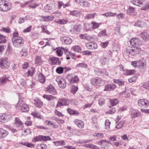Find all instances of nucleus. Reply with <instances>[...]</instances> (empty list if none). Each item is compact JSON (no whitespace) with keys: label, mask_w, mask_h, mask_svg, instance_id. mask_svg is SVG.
<instances>
[{"label":"nucleus","mask_w":149,"mask_h":149,"mask_svg":"<svg viewBox=\"0 0 149 149\" xmlns=\"http://www.w3.org/2000/svg\"><path fill=\"white\" fill-rule=\"evenodd\" d=\"M15 124L17 127L22 128L23 125L22 122L18 118H16L15 120Z\"/></svg>","instance_id":"nucleus-26"},{"label":"nucleus","mask_w":149,"mask_h":149,"mask_svg":"<svg viewBox=\"0 0 149 149\" xmlns=\"http://www.w3.org/2000/svg\"><path fill=\"white\" fill-rule=\"evenodd\" d=\"M45 123L47 125L51 127L54 128H56L58 127V125L56 123L52 121L46 120L45 121Z\"/></svg>","instance_id":"nucleus-21"},{"label":"nucleus","mask_w":149,"mask_h":149,"mask_svg":"<svg viewBox=\"0 0 149 149\" xmlns=\"http://www.w3.org/2000/svg\"><path fill=\"white\" fill-rule=\"evenodd\" d=\"M63 68L61 67H59L56 69V72L59 74L62 73L63 72Z\"/></svg>","instance_id":"nucleus-52"},{"label":"nucleus","mask_w":149,"mask_h":149,"mask_svg":"<svg viewBox=\"0 0 149 149\" xmlns=\"http://www.w3.org/2000/svg\"><path fill=\"white\" fill-rule=\"evenodd\" d=\"M113 81L115 83L117 84L120 86H123L124 84V81L120 79H113Z\"/></svg>","instance_id":"nucleus-35"},{"label":"nucleus","mask_w":149,"mask_h":149,"mask_svg":"<svg viewBox=\"0 0 149 149\" xmlns=\"http://www.w3.org/2000/svg\"><path fill=\"white\" fill-rule=\"evenodd\" d=\"M72 49L74 51L77 52H81V48L78 46H73L72 48Z\"/></svg>","instance_id":"nucleus-41"},{"label":"nucleus","mask_w":149,"mask_h":149,"mask_svg":"<svg viewBox=\"0 0 149 149\" xmlns=\"http://www.w3.org/2000/svg\"><path fill=\"white\" fill-rule=\"evenodd\" d=\"M130 42L132 46L136 47V48L139 49V47H138V46L139 45L140 41L138 38H132L130 40Z\"/></svg>","instance_id":"nucleus-13"},{"label":"nucleus","mask_w":149,"mask_h":149,"mask_svg":"<svg viewBox=\"0 0 149 149\" xmlns=\"http://www.w3.org/2000/svg\"><path fill=\"white\" fill-rule=\"evenodd\" d=\"M56 22L61 24H63L67 23L68 22V20L67 19H59Z\"/></svg>","instance_id":"nucleus-42"},{"label":"nucleus","mask_w":149,"mask_h":149,"mask_svg":"<svg viewBox=\"0 0 149 149\" xmlns=\"http://www.w3.org/2000/svg\"><path fill=\"white\" fill-rule=\"evenodd\" d=\"M109 102L111 106L109 107H111L112 106L116 105L119 102V100L117 99H110Z\"/></svg>","instance_id":"nucleus-25"},{"label":"nucleus","mask_w":149,"mask_h":149,"mask_svg":"<svg viewBox=\"0 0 149 149\" xmlns=\"http://www.w3.org/2000/svg\"><path fill=\"white\" fill-rule=\"evenodd\" d=\"M94 37L93 36H91L90 35H88L87 34H86V36H85V39L88 40H92V39H93Z\"/></svg>","instance_id":"nucleus-59"},{"label":"nucleus","mask_w":149,"mask_h":149,"mask_svg":"<svg viewBox=\"0 0 149 149\" xmlns=\"http://www.w3.org/2000/svg\"><path fill=\"white\" fill-rule=\"evenodd\" d=\"M10 63L7 57H4L0 58V67L2 69H8Z\"/></svg>","instance_id":"nucleus-4"},{"label":"nucleus","mask_w":149,"mask_h":149,"mask_svg":"<svg viewBox=\"0 0 149 149\" xmlns=\"http://www.w3.org/2000/svg\"><path fill=\"white\" fill-rule=\"evenodd\" d=\"M134 25L140 28H143L146 26V24L144 21L138 20L135 22Z\"/></svg>","instance_id":"nucleus-18"},{"label":"nucleus","mask_w":149,"mask_h":149,"mask_svg":"<svg viewBox=\"0 0 149 149\" xmlns=\"http://www.w3.org/2000/svg\"><path fill=\"white\" fill-rule=\"evenodd\" d=\"M116 87L115 84H108L105 86L104 91H110L113 90Z\"/></svg>","instance_id":"nucleus-19"},{"label":"nucleus","mask_w":149,"mask_h":149,"mask_svg":"<svg viewBox=\"0 0 149 149\" xmlns=\"http://www.w3.org/2000/svg\"><path fill=\"white\" fill-rule=\"evenodd\" d=\"M56 80L58 82L60 88H64L66 87V83L65 81L62 77L61 76L57 77Z\"/></svg>","instance_id":"nucleus-6"},{"label":"nucleus","mask_w":149,"mask_h":149,"mask_svg":"<svg viewBox=\"0 0 149 149\" xmlns=\"http://www.w3.org/2000/svg\"><path fill=\"white\" fill-rule=\"evenodd\" d=\"M16 107L20 108L22 112H26L29 109V106L25 103V102L23 98H20L17 104Z\"/></svg>","instance_id":"nucleus-1"},{"label":"nucleus","mask_w":149,"mask_h":149,"mask_svg":"<svg viewBox=\"0 0 149 149\" xmlns=\"http://www.w3.org/2000/svg\"><path fill=\"white\" fill-rule=\"evenodd\" d=\"M8 78V76H6V75H4L0 79V85L5 84L9 81Z\"/></svg>","instance_id":"nucleus-24"},{"label":"nucleus","mask_w":149,"mask_h":149,"mask_svg":"<svg viewBox=\"0 0 149 149\" xmlns=\"http://www.w3.org/2000/svg\"><path fill=\"white\" fill-rule=\"evenodd\" d=\"M140 35L143 40H146L149 39V31L144 32L141 33Z\"/></svg>","instance_id":"nucleus-22"},{"label":"nucleus","mask_w":149,"mask_h":149,"mask_svg":"<svg viewBox=\"0 0 149 149\" xmlns=\"http://www.w3.org/2000/svg\"><path fill=\"white\" fill-rule=\"evenodd\" d=\"M70 100L66 98H61L59 100L56 106V107L63 106L68 105L70 103Z\"/></svg>","instance_id":"nucleus-5"},{"label":"nucleus","mask_w":149,"mask_h":149,"mask_svg":"<svg viewBox=\"0 0 149 149\" xmlns=\"http://www.w3.org/2000/svg\"><path fill=\"white\" fill-rule=\"evenodd\" d=\"M12 8L11 4L5 0H0V10L6 12Z\"/></svg>","instance_id":"nucleus-2"},{"label":"nucleus","mask_w":149,"mask_h":149,"mask_svg":"<svg viewBox=\"0 0 149 149\" xmlns=\"http://www.w3.org/2000/svg\"><path fill=\"white\" fill-rule=\"evenodd\" d=\"M51 140V139L49 136H43L39 135L33 139V141L36 142L37 141H45Z\"/></svg>","instance_id":"nucleus-7"},{"label":"nucleus","mask_w":149,"mask_h":149,"mask_svg":"<svg viewBox=\"0 0 149 149\" xmlns=\"http://www.w3.org/2000/svg\"><path fill=\"white\" fill-rule=\"evenodd\" d=\"M36 79L40 83L42 84H44L46 81L45 76L41 73H39Z\"/></svg>","instance_id":"nucleus-14"},{"label":"nucleus","mask_w":149,"mask_h":149,"mask_svg":"<svg viewBox=\"0 0 149 149\" xmlns=\"http://www.w3.org/2000/svg\"><path fill=\"white\" fill-rule=\"evenodd\" d=\"M105 99L103 97H101L100 99L98 101V103L100 106H102L104 103Z\"/></svg>","instance_id":"nucleus-58"},{"label":"nucleus","mask_w":149,"mask_h":149,"mask_svg":"<svg viewBox=\"0 0 149 149\" xmlns=\"http://www.w3.org/2000/svg\"><path fill=\"white\" fill-rule=\"evenodd\" d=\"M76 67L77 68H86L88 67V65L85 63L83 62L79 63L76 65Z\"/></svg>","instance_id":"nucleus-43"},{"label":"nucleus","mask_w":149,"mask_h":149,"mask_svg":"<svg viewBox=\"0 0 149 149\" xmlns=\"http://www.w3.org/2000/svg\"><path fill=\"white\" fill-rule=\"evenodd\" d=\"M42 17L44 19L43 21L45 22L52 21L53 20L54 18L53 16L52 15L43 16Z\"/></svg>","instance_id":"nucleus-31"},{"label":"nucleus","mask_w":149,"mask_h":149,"mask_svg":"<svg viewBox=\"0 0 149 149\" xmlns=\"http://www.w3.org/2000/svg\"><path fill=\"white\" fill-rule=\"evenodd\" d=\"M27 50L26 49H23L20 52V54L22 56H26L27 55Z\"/></svg>","instance_id":"nucleus-60"},{"label":"nucleus","mask_w":149,"mask_h":149,"mask_svg":"<svg viewBox=\"0 0 149 149\" xmlns=\"http://www.w3.org/2000/svg\"><path fill=\"white\" fill-rule=\"evenodd\" d=\"M8 132L7 131H0V139H1L6 136Z\"/></svg>","instance_id":"nucleus-39"},{"label":"nucleus","mask_w":149,"mask_h":149,"mask_svg":"<svg viewBox=\"0 0 149 149\" xmlns=\"http://www.w3.org/2000/svg\"><path fill=\"white\" fill-rule=\"evenodd\" d=\"M53 143L56 146H63L66 145L65 142L63 140L54 141Z\"/></svg>","instance_id":"nucleus-29"},{"label":"nucleus","mask_w":149,"mask_h":149,"mask_svg":"<svg viewBox=\"0 0 149 149\" xmlns=\"http://www.w3.org/2000/svg\"><path fill=\"white\" fill-rule=\"evenodd\" d=\"M101 62L103 65L107 64L108 62V59L106 57L102 56L101 59Z\"/></svg>","instance_id":"nucleus-45"},{"label":"nucleus","mask_w":149,"mask_h":149,"mask_svg":"<svg viewBox=\"0 0 149 149\" xmlns=\"http://www.w3.org/2000/svg\"><path fill=\"white\" fill-rule=\"evenodd\" d=\"M6 38V36L0 34V43H4L6 42L7 41Z\"/></svg>","instance_id":"nucleus-44"},{"label":"nucleus","mask_w":149,"mask_h":149,"mask_svg":"<svg viewBox=\"0 0 149 149\" xmlns=\"http://www.w3.org/2000/svg\"><path fill=\"white\" fill-rule=\"evenodd\" d=\"M138 103V105L141 107L147 108L149 106V102L146 99H141L139 100Z\"/></svg>","instance_id":"nucleus-8"},{"label":"nucleus","mask_w":149,"mask_h":149,"mask_svg":"<svg viewBox=\"0 0 149 149\" xmlns=\"http://www.w3.org/2000/svg\"><path fill=\"white\" fill-rule=\"evenodd\" d=\"M110 124V122L109 120H106L105 124L106 129L108 130L109 129Z\"/></svg>","instance_id":"nucleus-55"},{"label":"nucleus","mask_w":149,"mask_h":149,"mask_svg":"<svg viewBox=\"0 0 149 149\" xmlns=\"http://www.w3.org/2000/svg\"><path fill=\"white\" fill-rule=\"evenodd\" d=\"M49 63L51 65L56 64L60 65L61 61L59 60V58L56 57H50L49 59Z\"/></svg>","instance_id":"nucleus-9"},{"label":"nucleus","mask_w":149,"mask_h":149,"mask_svg":"<svg viewBox=\"0 0 149 149\" xmlns=\"http://www.w3.org/2000/svg\"><path fill=\"white\" fill-rule=\"evenodd\" d=\"M34 104L36 107L40 108L43 106V102L39 99L34 100Z\"/></svg>","instance_id":"nucleus-27"},{"label":"nucleus","mask_w":149,"mask_h":149,"mask_svg":"<svg viewBox=\"0 0 149 149\" xmlns=\"http://www.w3.org/2000/svg\"><path fill=\"white\" fill-rule=\"evenodd\" d=\"M98 36L99 37H101L102 36H107V34L106 33V30H103L100 31L98 34Z\"/></svg>","instance_id":"nucleus-48"},{"label":"nucleus","mask_w":149,"mask_h":149,"mask_svg":"<svg viewBox=\"0 0 149 149\" xmlns=\"http://www.w3.org/2000/svg\"><path fill=\"white\" fill-rule=\"evenodd\" d=\"M85 45L89 49L94 50L97 48V44L94 42H89L86 43Z\"/></svg>","instance_id":"nucleus-12"},{"label":"nucleus","mask_w":149,"mask_h":149,"mask_svg":"<svg viewBox=\"0 0 149 149\" xmlns=\"http://www.w3.org/2000/svg\"><path fill=\"white\" fill-rule=\"evenodd\" d=\"M12 41L15 47H19L23 45L24 40L22 37H16L12 39Z\"/></svg>","instance_id":"nucleus-3"},{"label":"nucleus","mask_w":149,"mask_h":149,"mask_svg":"<svg viewBox=\"0 0 149 149\" xmlns=\"http://www.w3.org/2000/svg\"><path fill=\"white\" fill-rule=\"evenodd\" d=\"M135 71L134 70H127L125 74L127 75H130L135 73Z\"/></svg>","instance_id":"nucleus-53"},{"label":"nucleus","mask_w":149,"mask_h":149,"mask_svg":"<svg viewBox=\"0 0 149 149\" xmlns=\"http://www.w3.org/2000/svg\"><path fill=\"white\" fill-rule=\"evenodd\" d=\"M61 41L64 44L67 45L70 44L72 42V39L68 37H62L60 38Z\"/></svg>","instance_id":"nucleus-15"},{"label":"nucleus","mask_w":149,"mask_h":149,"mask_svg":"<svg viewBox=\"0 0 149 149\" xmlns=\"http://www.w3.org/2000/svg\"><path fill=\"white\" fill-rule=\"evenodd\" d=\"M149 8V3L148 2L146 3L141 9L143 10H146Z\"/></svg>","instance_id":"nucleus-56"},{"label":"nucleus","mask_w":149,"mask_h":149,"mask_svg":"<svg viewBox=\"0 0 149 149\" xmlns=\"http://www.w3.org/2000/svg\"><path fill=\"white\" fill-rule=\"evenodd\" d=\"M116 13H113L111 12H108L102 14L101 15L105 16L106 17H113L116 16Z\"/></svg>","instance_id":"nucleus-30"},{"label":"nucleus","mask_w":149,"mask_h":149,"mask_svg":"<svg viewBox=\"0 0 149 149\" xmlns=\"http://www.w3.org/2000/svg\"><path fill=\"white\" fill-rule=\"evenodd\" d=\"M10 116L8 114H3L0 116V121L5 123L9 119Z\"/></svg>","instance_id":"nucleus-16"},{"label":"nucleus","mask_w":149,"mask_h":149,"mask_svg":"<svg viewBox=\"0 0 149 149\" xmlns=\"http://www.w3.org/2000/svg\"><path fill=\"white\" fill-rule=\"evenodd\" d=\"M138 66H144V63H143V60H140L139 61H137Z\"/></svg>","instance_id":"nucleus-62"},{"label":"nucleus","mask_w":149,"mask_h":149,"mask_svg":"<svg viewBox=\"0 0 149 149\" xmlns=\"http://www.w3.org/2000/svg\"><path fill=\"white\" fill-rule=\"evenodd\" d=\"M46 146L44 144H38L37 147V149H46Z\"/></svg>","instance_id":"nucleus-51"},{"label":"nucleus","mask_w":149,"mask_h":149,"mask_svg":"<svg viewBox=\"0 0 149 149\" xmlns=\"http://www.w3.org/2000/svg\"><path fill=\"white\" fill-rule=\"evenodd\" d=\"M67 110L68 112L69 113V114L71 115L76 114L79 113L77 111H74L70 108L68 109Z\"/></svg>","instance_id":"nucleus-47"},{"label":"nucleus","mask_w":149,"mask_h":149,"mask_svg":"<svg viewBox=\"0 0 149 149\" xmlns=\"http://www.w3.org/2000/svg\"><path fill=\"white\" fill-rule=\"evenodd\" d=\"M125 123V121L123 120L119 122V123L116 126V128L118 129L121 127L123 125V124Z\"/></svg>","instance_id":"nucleus-54"},{"label":"nucleus","mask_w":149,"mask_h":149,"mask_svg":"<svg viewBox=\"0 0 149 149\" xmlns=\"http://www.w3.org/2000/svg\"><path fill=\"white\" fill-rule=\"evenodd\" d=\"M96 13H94L92 14H88L85 16V19H93Z\"/></svg>","instance_id":"nucleus-36"},{"label":"nucleus","mask_w":149,"mask_h":149,"mask_svg":"<svg viewBox=\"0 0 149 149\" xmlns=\"http://www.w3.org/2000/svg\"><path fill=\"white\" fill-rule=\"evenodd\" d=\"M43 97L45 99H46L50 101L54 99H56V97L51 95H44Z\"/></svg>","instance_id":"nucleus-32"},{"label":"nucleus","mask_w":149,"mask_h":149,"mask_svg":"<svg viewBox=\"0 0 149 149\" xmlns=\"http://www.w3.org/2000/svg\"><path fill=\"white\" fill-rule=\"evenodd\" d=\"M31 115L34 117H37L38 118H41L42 116L37 112H33L31 113Z\"/></svg>","instance_id":"nucleus-50"},{"label":"nucleus","mask_w":149,"mask_h":149,"mask_svg":"<svg viewBox=\"0 0 149 149\" xmlns=\"http://www.w3.org/2000/svg\"><path fill=\"white\" fill-rule=\"evenodd\" d=\"M41 27L42 28V31L43 32L48 35L50 34L51 33L46 29L43 27L42 26Z\"/></svg>","instance_id":"nucleus-61"},{"label":"nucleus","mask_w":149,"mask_h":149,"mask_svg":"<svg viewBox=\"0 0 149 149\" xmlns=\"http://www.w3.org/2000/svg\"><path fill=\"white\" fill-rule=\"evenodd\" d=\"M46 92L53 95H56L57 94L56 90L54 87L51 84H50L46 88Z\"/></svg>","instance_id":"nucleus-10"},{"label":"nucleus","mask_w":149,"mask_h":149,"mask_svg":"<svg viewBox=\"0 0 149 149\" xmlns=\"http://www.w3.org/2000/svg\"><path fill=\"white\" fill-rule=\"evenodd\" d=\"M145 0H131L133 4L138 6H141L144 3Z\"/></svg>","instance_id":"nucleus-20"},{"label":"nucleus","mask_w":149,"mask_h":149,"mask_svg":"<svg viewBox=\"0 0 149 149\" xmlns=\"http://www.w3.org/2000/svg\"><path fill=\"white\" fill-rule=\"evenodd\" d=\"M79 81V79L77 76H74V77L70 79L71 83H77Z\"/></svg>","instance_id":"nucleus-46"},{"label":"nucleus","mask_w":149,"mask_h":149,"mask_svg":"<svg viewBox=\"0 0 149 149\" xmlns=\"http://www.w3.org/2000/svg\"><path fill=\"white\" fill-rule=\"evenodd\" d=\"M91 81V84L94 86H98L102 83V80L100 78L96 77L92 78Z\"/></svg>","instance_id":"nucleus-11"},{"label":"nucleus","mask_w":149,"mask_h":149,"mask_svg":"<svg viewBox=\"0 0 149 149\" xmlns=\"http://www.w3.org/2000/svg\"><path fill=\"white\" fill-rule=\"evenodd\" d=\"M28 7L29 8H35L39 6V4L37 3H35L34 2L32 3L31 1L30 2V3H28Z\"/></svg>","instance_id":"nucleus-40"},{"label":"nucleus","mask_w":149,"mask_h":149,"mask_svg":"<svg viewBox=\"0 0 149 149\" xmlns=\"http://www.w3.org/2000/svg\"><path fill=\"white\" fill-rule=\"evenodd\" d=\"M116 109L114 107L112 108L107 112L110 114H113L116 111Z\"/></svg>","instance_id":"nucleus-64"},{"label":"nucleus","mask_w":149,"mask_h":149,"mask_svg":"<svg viewBox=\"0 0 149 149\" xmlns=\"http://www.w3.org/2000/svg\"><path fill=\"white\" fill-rule=\"evenodd\" d=\"M75 122L79 128H82L84 127V123L82 121L77 120H75Z\"/></svg>","instance_id":"nucleus-28"},{"label":"nucleus","mask_w":149,"mask_h":149,"mask_svg":"<svg viewBox=\"0 0 149 149\" xmlns=\"http://www.w3.org/2000/svg\"><path fill=\"white\" fill-rule=\"evenodd\" d=\"M68 50L65 49L64 48H62L61 49H58L56 50V53L57 55L58 56H61L62 55V53L63 52V51H65V52L66 51L67 52Z\"/></svg>","instance_id":"nucleus-33"},{"label":"nucleus","mask_w":149,"mask_h":149,"mask_svg":"<svg viewBox=\"0 0 149 149\" xmlns=\"http://www.w3.org/2000/svg\"><path fill=\"white\" fill-rule=\"evenodd\" d=\"M141 113L136 109H133L131 111V117L132 119L139 117L141 114Z\"/></svg>","instance_id":"nucleus-17"},{"label":"nucleus","mask_w":149,"mask_h":149,"mask_svg":"<svg viewBox=\"0 0 149 149\" xmlns=\"http://www.w3.org/2000/svg\"><path fill=\"white\" fill-rule=\"evenodd\" d=\"M134 49L131 47H128L126 49L127 52L129 54V55L131 56H133L134 55L135 52V48L134 47Z\"/></svg>","instance_id":"nucleus-23"},{"label":"nucleus","mask_w":149,"mask_h":149,"mask_svg":"<svg viewBox=\"0 0 149 149\" xmlns=\"http://www.w3.org/2000/svg\"><path fill=\"white\" fill-rule=\"evenodd\" d=\"M141 88H143L146 90H149V81L144 82L141 85Z\"/></svg>","instance_id":"nucleus-37"},{"label":"nucleus","mask_w":149,"mask_h":149,"mask_svg":"<svg viewBox=\"0 0 149 149\" xmlns=\"http://www.w3.org/2000/svg\"><path fill=\"white\" fill-rule=\"evenodd\" d=\"M26 18V16L25 17L20 18L18 20V22L21 24L24 22L27 19Z\"/></svg>","instance_id":"nucleus-63"},{"label":"nucleus","mask_w":149,"mask_h":149,"mask_svg":"<svg viewBox=\"0 0 149 149\" xmlns=\"http://www.w3.org/2000/svg\"><path fill=\"white\" fill-rule=\"evenodd\" d=\"M80 13V11L79 10H74L70 12V15L76 17H77L79 15Z\"/></svg>","instance_id":"nucleus-34"},{"label":"nucleus","mask_w":149,"mask_h":149,"mask_svg":"<svg viewBox=\"0 0 149 149\" xmlns=\"http://www.w3.org/2000/svg\"><path fill=\"white\" fill-rule=\"evenodd\" d=\"M78 89V88L77 86H72V87L71 92L74 94L77 91Z\"/></svg>","instance_id":"nucleus-57"},{"label":"nucleus","mask_w":149,"mask_h":149,"mask_svg":"<svg viewBox=\"0 0 149 149\" xmlns=\"http://www.w3.org/2000/svg\"><path fill=\"white\" fill-rule=\"evenodd\" d=\"M91 23L92 24L93 29H94L98 28L101 24L100 23H97L93 21Z\"/></svg>","instance_id":"nucleus-38"},{"label":"nucleus","mask_w":149,"mask_h":149,"mask_svg":"<svg viewBox=\"0 0 149 149\" xmlns=\"http://www.w3.org/2000/svg\"><path fill=\"white\" fill-rule=\"evenodd\" d=\"M35 59V63L38 64L40 65L42 62L41 57L36 56Z\"/></svg>","instance_id":"nucleus-49"}]
</instances>
